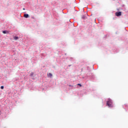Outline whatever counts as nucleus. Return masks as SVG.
<instances>
[{
  "instance_id": "nucleus-1",
  "label": "nucleus",
  "mask_w": 128,
  "mask_h": 128,
  "mask_svg": "<svg viewBox=\"0 0 128 128\" xmlns=\"http://www.w3.org/2000/svg\"><path fill=\"white\" fill-rule=\"evenodd\" d=\"M106 104L109 108H114V105L112 104V100L110 98H108L106 102Z\"/></svg>"
},
{
  "instance_id": "nucleus-2",
  "label": "nucleus",
  "mask_w": 128,
  "mask_h": 128,
  "mask_svg": "<svg viewBox=\"0 0 128 128\" xmlns=\"http://www.w3.org/2000/svg\"><path fill=\"white\" fill-rule=\"evenodd\" d=\"M116 16H122V12H116Z\"/></svg>"
},
{
  "instance_id": "nucleus-3",
  "label": "nucleus",
  "mask_w": 128,
  "mask_h": 128,
  "mask_svg": "<svg viewBox=\"0 0 128 128\" xmlns=\"http://www.w3.org/2000/svg\"><path fill=\"white\" fill-rule=\"evenodd\" d=\"M47 76L48 78H52V73H49L47 74Z\"/></svg>"
},
{
  "instance_id": "nucleus-4",
  "label": "nucleus",
  "mask_w": 128,
  "mask_h": 128,
  "mask_svg": "<svg viewBox=\"0 0 128 128\" xmlns=\"http://www.w3.org/2000/svg\"><path fill=\"white\" fill-rule=\"evenodd\" d=\"M14 40H18L19 38L16 36H14Z\"/></svg>"
},
{
  "instance_id": "nucleus-5",
  "label": "nucleus",
  "mask_w": 128,
  "mask_h": 128,
  "mask_svg": "<svg viewBox=\"0 0 128 128\" xmlns=\"http://www.w3.org/2000/svg\"><path fill=\"white\" fill-rule=\"evenodd\" d=\"M34 72H32L30 74V76H34Z\"/></svg>"
},
{
  "instance_id": "nucleus-6",
  "label": "nucleus",
  "mask_w": 128,
  "mask_h": 128,
  "mask_svg": "<svg viewBox=\"0 0 128 128\" xmlns=\"http://www.w3.org/2000/svg\"><path fill=\"white\" fill-rule=\"evenodd\" d=\"M6 32H8L7 31H6V30L2 31V34H6Z\"/></svg>"
},
{
  "instance_id": "nucleus-7",
  "label": "nucleus",
  "mask_w": 128,
  "mask_h": 128,
  "mask_svg": "<svg viewBox=\"0 0 128 128\" xmlns=\"http://www.w3.org/2000/svg\"><path fill=\"white\" fill-rule=\"evenodd\" d=\"M24 16H28V14H24Z\"/></svg>"
},
{
  "instance_id": "nucleus-8",
  "label": "nucleus",
  "mask_w": 128,
  "mask_h": 128,
  "mask_svg": "<svg viewBox=\"0 0 128 128\" xmlns=\"http://www.w3.org/2000/svg\"><path fill=\"white\" fill-rule=\"evenodd\" d=\"M0 88H1V90H4V86H1Z\"/></svg>"
},
{
  "instance_id": "nucleus-9",
  "label": "nucleus",
  "mask_w": 128,
  "mask_h": 128,
  "mask_svg": "<svg viewBox=\"0 0 128 128\" xmlns=\"http://www.w3.org/2000/svg\"><path fill=\"white\" fill-rule=\"evenodd\" d=\"M78 86H82V84H78Z\"/></svg>"
},
{
  "instance_id": "nucleus-10",
  "label": "nucleus",
  "mask_w": 128,
  "mask_h": 128,
  "mask_svg": "<svg viewBox=\"0 0 128 128\" xmlns=\"http://www.w3.org/2000/svg\"><path fill=\"white\" fill-rule=\"evenodd\" d=\"M25 18H28V16H25Z\"/></svg>"
},
{
  "instance_id": "nucleus-11",
  "label": "nucleus",
  "mask_w": 128,
  "mask_h": 128,
  "mask_svg": "<svg viewBox=\"0 0 128 128\" xmlns=\"http://www.w3.org/2000/svg\"><path fill=\"white\" fill-rule=\"evenodd\" d=\"M82 18H84V17Z\"/></svg>"
},
{
  "instance_id": "nucleus-12",
  "label": "nucleus",
  "mask_w": 128,
  "mask_h": 128,
  "mask_svg": "<svg viewBox=\"0 0 128 128\" xmlns=\"http://www.w3.org/2000/svg\"><path fill=\"white\" fill-rule=\"evenodd\" d=\"M23 10H24V8H23Z\"/></svg>"
}]
</instances>
